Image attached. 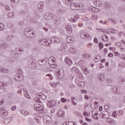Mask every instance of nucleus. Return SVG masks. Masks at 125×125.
<instances>
[{
  "label": "nucleus",
  "mask_w": 125,
  "mask_h": 125,
  "mask_svg": "<svg viewBox=\"0 0 125 125\" xmlns=\"http://www.w3.org/2000/svg\"><path fill=\"white\" fill-rule=\"evenodd\" d=\"M3 112H4V110H2V109H0V115L2 116Z\"/></svg>",
  "instance_id": "obj_57"
},
{
  "label": "nucleus",
  "mask_w": 125,
  "mask_h": 125,
  "mask_svg": "<svg viewBox=\"0 0 125 125\" xmlns=\"http://www.w3.org/2000/svg\"><path fill=\"white\" fill-rule=\"evenodd\" d=\"M21 115H23L24 116H29V115H30V112L26 110H21Z\"/></svg>",
  "instance_id": "obj_21"
},
{
  "label": "nucleus",
  "mask_w": 125,
  "mask_h": 125,
  "mask_svg": "<svg viewBox=\"0 0 125 125\" xmlns=\"http://www.w3.org/2000/svg\"><path fill=\"white\" fill-rule=\"evenodd\" d=\"M41 99H42L41 98H38L36 100V102H38V103H41V102H42V101H41Z\"/></svg>",
  "instance_id": "obj_45"
},
{
  "label": "nucleus",
  "mask_w": 125,
  "mask_h": 125,
  "mask_svg": "<svg viewBox=\"0 0 125 125\" xmlns=\"http://www.w3.org/2000/svg\"><path fill=\"white\" fill-rule=\"evenodd\" d=\"M70 8L73 10H78V9H79L78 7H77V4L76 3H72L70 5Z\"/></svg>",
  "instance_id": "obj_10"
},
{
  "label": "nucleus",
  "mask_w": 125,
  "mask_h": 125,
  "mask_svg": "<svg viewBox=\"0 0 125 125\" xmlns=\"http://www.w3.org/2000/svg\"><path fill=\"white\" fill-rule=\"evenodd\" d=\"M11 1H12V2H15V3H17V2H19V0H12Z\"/></svg>",
  "instance_id": "obj_49"
},
{
  "label": "nucleus",
  "mask_w": 125,
  "mask_h": 125,
  "mask_svg": "<svg viewBox=\"0 0 125 125\" xmlns=\"http://www.w3.org/2000/svg\"><path fill=\"white\" fill-rule=\"evenodd\" d=\"M86 35H87L86 33L84 32L83 30H82L81 31V34H80L81 38H82V39H85V38H86Z\"/></svg>",
  "instance_id": "obj_19"
},
{
  "label": "nucleus",
  "mask_w": 125,
  "mask_h": 125,
  "mask_svg": "<svg viewBox=\"0 0 125 125\" xmlns=\"http://www.w3.org/2000/svg\"><path fill=\"white\" fill-rule=\"evenodd\" d=\"M99 45L101 49V50H102L103 48V46H104V45L103 44V43L102 42H99Z\"/></svg>",
  "instance_id": "obj_36"
},
{
  "label": "nucleus",
  "mask_w": 125,
  "mask_h": 125,
  "mask_svg": "<svg viewBox=\"0 0 125 125\" xmlns=\"http://www.w3.org/2000/svg\"><path fill=\"white\" fill-rule=\"evenodd\" d=\"M70 88H75V85L74 84H71L70 86Z\"/></svg>",
  "instance_id": "obj_62"
},
{
  "label": "nucleus",
  "mask_w": 125,
  "mask_h": 125,
  "mask_svg": "<svg viewBox=\"0 0 125 125\" xmlns=\"http://www.w3.org/2000/svg\"><path fill=\"white\" fill-rule=\"evenodd\" d=\"M61 101L62 102H66V101H67V100L65 99H64V98H62L61 99Z\"/></svg>",
  "instance_id": "obj_54"
},
{
  "label": "nucleus",
  "mask_w": 125,
  "mask_h": 125,
  "mask_svg": "<svg viewBox=\"0 0 125 125\" xmlns=\"http://www.w3.org/2000/svg\"><path fill=\"white\" fill-rule=\"evenodd\" d=\"M3 28H4L3 24L0 23V31H2V30H3Z\"/></svg>",
  "instance_id": "obj_37"
},
{
  "label": "nucleus",
  "mask_w": 125,
  "mask_h": 125,
  "mask_svg": "<svg viewBox=\"0 0 125 125\" xmlns=\"http://www.w3.org/2000/svg\"><path fill=\"white\" fill-rule=\"evenodd\" d=\"M85 40H88V41H91V37L88 34H87L86 35V38H85Z\"/></svg>",
  "instance_id": "obj_35"
},
{
  "label": "nucleus",
  "mask_w": 125,
  "mask_h": 125,
  "mask_svg": "<svg viewBox=\"0 0 125 125\" xmlns=\"http://www.w3.org/2000/svg\"><path fill=\"white\" fill-rule=\"evenodd\" d=\"M8 26L9 28H13V24L12 23H9L8 24Z\"/></svg>",
  "instance_id": "obj_46"
},
{
  "label": "nucleus",
  "mask_w": 125,
  "mask_h": 125,
  "mask_svg": "<svg viewBox=\"0 0 125 125\" xmlns=\"http://www.w3.org/2000/svg\"><path fill=\"white\" fill-rule=\"evenodd\" d=\"M65 29L67 33H69V34H71V33H72V28L70 25H66L65 26Z\"/></svg>",
  "instance_id": "obj_15"
},
{
  "label": "nucleus",
  "mask_w": 125,
  "mask_h": 125,
  "mask_svg": "<svg viewBox=\"0 0 125 125\" xmlns=\"http://www.w3.org/2000/svg\"><path fill=\"white\" fill-rule=\"evenodd\" d=\"M7 115H8V112L5 110H4L3 113L2 114V116H7Z\"/></svg>",
  "instance_id": "obj_39"
},
{
  "label": "nucleus",
  "mask_w": 125,
  "mask_h": 125,
  "mask_svg": "<svg viewBox=\"0 0 125 125\" xmlns=\"http://www.w3.org/2000/svg\"><path fill=\"white\" fill-rule=\"evenodd\" d=\"M57 115L58 117H63V116H64V114L63 113H62V111H59L57 112Z\"/></svg>",
  "instance_id": "obj_28"
},
{
  "label": "nucleus",
  "mask_w": 125,
  "mask_h": 125,
  "mask_svg": "<svg viewBox=\"0 0 125 125\" xmlns=\"http://www.w3.org/2000/svg\"><path fill=\"white\" fill-rule=\"evenodd\" d=\"M91 107L93 110H96V109L98 108V102L96 101H94L91 102Z\"/></svg>",
  "instance_id": "obj_4"
},
{
  "label": "nucleus",
  "mask_w": 125,
  "mask_h": 125,
  "mask_svg": "<svg viewBox=\"0 0 125 125\" xmlns=\"http://www.w3.org/2000/svg\"><path fill=\"white\" fill-rule=\"evenodd\" d=\"M45 40H40L38 41V43L40 44L41 45H44L45 43Z\"/></svg>",
  "instance_id": "obj_23"
},
{
  "label": "nucleus",
  "mask_w": 125,
  "mask_h": 125,
  "mask_svg": "<svg viewBox=\"0 0 125 125\" xmlns=\"http://www.w3.org/2000/svg\"><path fill=\"white\" fill-rule=\"evenodd\" d=\"M82 71H83V72H84L85 74H88V73H89V71H88V70H87V68L85 67H82Z\"/></svg>",
  "instance_id": "obj_26"
},
{
  "label": "nucleus",
  "mask_w": 125,
  "mask_h": 125,
  "mask_svg": "<svg viewBox=\"0 0 125 125\" xmlns=\"http://www.w3.org/2000/svg\"><path fill=\"white\" fill-rule=\"evenodd\" d=\"M10 54L12 56V57H14V58L16 57V53H15V52H14V51H11Z\"/></svg>",
  "instance_id": "obj_31"
},
{
  "label": "nucleus",
  "mask_w": 125,
  "mask_h": 125,
  "mask_svg": "<svg viewBox=\"0 0 125 125\" xmlns=\"http://www.w3.org/2000/svg\"><path fill=\"white\" fill-rule=\"evenodd\" d=\"M43 121H44V122H46L47 124H48V123H50L51 118H50V116L48 115H44L43 117Z\"/></svg>",
  "instance_id": "obj_7"
},
{
  "label": "nucleus",
  "mask_w": 125,
  "mask_h": 125,
  "mask_svg": "<svg viewBox=\"0 0 125 125\" xmlns=\"http://www.w3.org/2000/svg\"><path fill=\"white\" fill-rule=\"evenodd\" d=\"M114 55H115V56H121V55L120 54V53H119L118 52H116L114 53Z\"/></svg>",
  "instance_id": "obj_47"
},
{
  "label": "nucleus",
  "mask_w": 125,
  "mask_h": 125,
  "mask_svg": "<svg viewBox=\"0 0 125 125\" xmlns=\"http://www.w3.org/2000/svg\"><path fill=\"white\" fill-rule=\"evenodd\" d=\"M70 51L71 53H76L77 52V49L75 48H71Z\"/></svg>",
  "instance_id": "obj_34"
},
{
  "label": "nucleus",
  "mask_w": 125,
  "mask_h": 125,
  "mask_svg": "<svg viewBox=\"0 0 125 125\" xmlns=\"http://www.w3.org/2000/svg\"><path fill=\"white\" fill-rule=\"evenodd\" d=\"M43 29L44 30V31H46V32L48 31V29L46 28L45 27H43Z\"/></svg>",
  "instance_id": "obj_63"
},
{
  "label": "nucleus",
  "mask_w": 125,
  "mask_h": 125,
  "mask_svg": "<svg viewBox=\"0 0 125 125\" xmlns=\"http://www.w3.org/2000/svg\"><path fill=\"white\" fill-rule=\"evenodd\" d=\"M85 120L87 121V122H91V119H89L87 117H85Z\"/></svg>",
  "instance_id": "obj_55"
},
{
  "label": "nucleus",
  "mask_w": 125,
  "mask_h": 125,
  "mask_svg": "<svg viewBox=\"0 0 125 125\" xmlns=\"http://www.w3.org/2000/svg\"><path fill=\"white\" fill-rule=\"evenodd\" d=\"M5 8L7 11H9V10H10V7L8 6H5Z\"/></svg>",
  "instance_id": "obj_51"
},
{
  "label": "nucleus",
  "mask_w": 125,
  "mask_h": 125,
  "mask_svg": "<svg viewBox=\"0 0 125 125\" xmlns=\"http://www.w3.org/2000/svg\"><path fill=\"white\" fill-rule=\"evenodd\" d=\"M8 72H9L8 69H5V68L4 69V73H7Z\"/></svg>",
  "instance_id": "obj_59"
},
{
  "label": "nucleus",
  "mask_w": 125,
  "mask_h": 125,
  "mask_svg": "<svg viewBox=\"0 0 125 125\" xmlns=\"http://www.w3.org/2000/svg\"><path fill=\"white\" fill-rule=\"evenodd\" d=\"M2 46H3V48H5V49L7 48V47H11V46H12V44L11 42L4 43L3 44H2Z\"/></svg>",
  "instance_id": "obj_14"
},
{
  "label": "nucleus",
  "mask_w": 125,
  "mask_h": 125,
  "mask_svg": "<svg viewBox=\"0 0 125 125\" xmlns=\"http://www.w3.org/2000/svg\"><path fill=\"white\" fill-rule=\"evenodd\" d=\"M12 111H15L16 110V106H13L11 108Z\"/></svg>",
  "instance_id": "obj_56"
},
{
  "label": "nucleus",
  "mask_w": 125,
  "mask_h": 125,
  "mask_svg": "<svg viewBox=\"0 0 125 125\" xmlns=\"http://www.w3.org/2000/svg\"><path fill=\"white\" fill-rule=\"evenodd\" d=\"M101 58V57H100V55H98L96 56L95 59H98V60H100V59Z\"/></svg>",
  "instance_id": "obj_44"
},
{
  "label": "nucleus",
  "mask_w": 125,
  "mask_h": 125,
  "mask_svg": "<svg viewBox=\"0 0 125 125\" xmlns=\"http://www.w3.org/2000/svg\"><path fill=\"white\" fill-rule=\"evenodd\" d=\"M97 30H99L100 32H102V33H105V32H106V30H105V29H98Z\"/></svg>",
  "instance_id": "obj_48"
},
{
  "label": "nucleus",
  "mask_w": 125,
  "mask_h": 125,
  "mask_svg": "<svg viewBox=\"0 0 125 125\" xmlns=\"http://www.w3.org/2000/svg\"><path fill=\"white\" fill-rule=\"evenodd\" d=\"M15 51L17 53L18 55H22V54H24V49H23V48H16L15 49Z\"/></svg>",
  "instance_id": "obj_6"
},
{
  "label": "nucleus",
  "mask_w": 125,
  "mask_h": 125,
  "mask_svg": "<svg viewBox=\"0 0 125 125\" xmlns=\"http://www.w3.org/2000/svg\"><path fill=\"white\" fill-rule=\"evenodd\" d=\"M104 53H107L108 52V49L107 48H104Z\"/></svg>",
  "instance_id": "obj_61"
},
{
  "label": "nucleus",
  "mask_w": 125,
  "mask_h": 125,
  "mask_svg": "<svg viewBox=\"0 0 125 125\" xmlns=\"http://www.w3.org/2000/svg\"><path fill=\"white\" fill-rule=\"evenodd\" d=\"M3 49V46H2V44L0 45V49Z\"/></svg>",
  "instance_id": "obj_64"
},
{
  "label": "nucleus",
  "mask_w": 125,
  "mask_h": 125,
  "mask_svg": "<svg viewBox=\"0 0 125 125\" xmlns=\"http://www.w3.org/2000/svg\"><path fill=\"white\" fill-rule=\"evenodd\" d=\"M77 7H78V10H81L82 9V7L81 6V4H77Z\"/></svg>",
  "instance_id": "obj_43"
},
{
  "label": "nucleus",
  "mask_w": 125,
  "mask_h": 125,
  "mask_svg": "<svg viewBox=\"0 0 125 125\" xmlns=\"http://www.w3.org/2000/svg\"><path fill=\"white\" fill-rule=\"evenodd\" d=\"M101 115L103 119H107L109 117V113L106 111H103Z\"/></svg>",
  "instance_id": "obj_12"
},
{
  "label": "nucleus",
  "mask_w": 125,
  "mask_h": 125,
  "mask_svg": "<svg viewBox=\"0 0 125 125\" xmlns=\"http://www.w3.org/2000/svg\"><path fill=\"white\" fill-rule=\"evenodd\" d=\"M94 42H96V43H97V42H98V41L97 40V38H94Z\"/></svg>",
  "instance_id": "obj_60"
},
{
  "label": "nucleus",
  "mask_w": 125,
  "mask_h": 125,
  "mask_svg": "<svg viewBox=\"0 0 125 125\" xmlns=\"http://www.w3.org/2000/svg\"><path fill=\"white\" fill-rule=\"evenodd\" d=\"M37 7L40 9H42V8L43 7V3L42 2H40L37 5Z\"/></svg>",
  "instance_id": "obj_27"
},
{
  "label": "nucleus",
  "mask_w": 125,
  "mask_h": 125,
  "mask_svg": "<svg viewBox=\"0 0 125 125\" xmlns=\"http://www.w3.org/2000/svg\"><path fill=\"white\" fill-rule=\"evenodd\" d=\"M50 41L51 42H53L54 43H60V40L56 37H53L51 38Z\"/></svg>",
  "instance_id": "obj_9"
},
{
  "label": "nucleus",
  "mask_w": 125,
  "mask_h": 125,
  "mask_svg": "<svg viewBox=\"0 0 125 125\" xmlns=\"http://www.w3.org/2000/svg\"><path fill=\"white\" fill-rule=\"evenodd\" d=\"M38 63L41 66H44L46 64V61L43 60H39Z\"/></svg>",
  "instance_id": "obj_20"
},
{
  "label": "nucleus",
  "mask_w": 125,
  "mask_h": 125,
  "mask_svg": "<svg viewBox=\"0 0 125 125\" xmlns=\"http://www.w3.org/2000/svg\"><path fill=\"white\" fill-rule=\"evenodd\" d=\"M0 73H4V68L1 66H0Z\"/></svg>",
  "instance_id": "obj_38"
},
{
  "label": "nucleus",
  "mask_w": 125,
  "mask_h": 125,
  "mask_svg": "<svg viewBox=\"0 0 125 125\" xmlns=\"http://www.w3.org/2000/svg\"><path fill=\"white\" fill-rule=\"evenodd\" d=\"M108 121V123H109L110 124H113V123L114 122V121H113V119H108L107 120Z\"/></svg>",
  "instance_id": "obj_42"
},
{
  "label": "nucleus",
  "mask_w": 125,
  "mask_h": 125,
  "mask_svg": "<svg viewBox=\"0 0 125 125\" xmlns=\"http://www.w3.org/2000/svg\"><path fill=\"white\" fill-rule=\"evenodd\" d=\"M52 68H56L57 67V65H55L54 62H52L51 63L49 64Z\"/></svg>",
  "instance_id": "obj_33"
},
{
  "label": "nucleus",
  "mask_w": 125,
  "mask_h": 125,
  "mask_svg": "<svg viewBox=\"0 0 125 125\" xmlns=\"http://www.w3.org/2000/svg\"><path fill=\"white\" fill-rule=\"evenodd\" d=\"M54 18V15L53 14H49L48 16L45 15V18H46L47 20H51V19H53Z\"/></svg>",
  "instance_id": "obj_18"
},
{
  "label": "nucleus",
  "mask_w": 125,
  "mask_h": 125,
  "mask_svg": "<svg viewBox=\"0 0 125 125\" xmlns=\"http://www.w3.org/2000/svg\"><path fill=\"white\" fill-rule=\"evenodd\" d=\"M98 19V16L97 15H93L91 17V19L92 20H97Z\"/></svg>",
  "instance_id": "obj_29"
},
{
  "label": "nucleus",
  "mask_w": 125,
  "mask_h": 125,
  "mask_svg": "<svg viewBox=\"0 0 125 125\" xmlns=\"http://www.w3.org/2000/svg\"><path fill=\"white\" fill-rule=\"evenodd\" d=\"M70 72L71 73H75V74H79V72H80V70H79V68L77 66H73L71 69Z\"/></svg>",
  "instance_id": "obj_8"
},
{
  "label": "nucleus",
  "mask_w": 125,
  "mask_h": 125,
  "mask_svg": "<svg viewBox=\"0 0 125 125\" xmlns=\"http://www.w3.org/2000/svg\"><path fill=\"white\" fill-rule=\"evenodd\" d=\"M71 103H72V104H73L74 106H76V105H77V103H76V102H74V101L73 100L71 101Z\"/></svg>",
  "instance_id": "obj_58"
},
{
  "label": "nucleus",
  "mask_w": 125,
  "mask_h": 125,
  "mask_svg": "<svg viewBox=\"0 0 125 125\" xmlns=\"http://www.w3.org/2000/svg\"><path fill=\"white\" fill-rule=\"evenodd\" d=\"M3 123H4V124H9V123H10V118L8 117L6 119H4L3 120Z\"/></svg>",
  "instance_id": "obj_24"
},
{
  "label": "nucleus",
  "mask_w": 125,
  "mask_h": 125,
  "mask_svg": "<svg viewBox=\"0 0 125 125\" xmlns=\"http://www.w3.org/2000/svg\"><path fill=\"white\" fill-rule=\"evenodd\" d=\"M114 56V55L112 53H109L108 54V57H113Z\"/></svg>",
  "instance_id": "obj_53"
},
{
  "label": "nucleus",
  "mask_w": 125,
  "mask_h": 125,
  "mask_svg": "<svg viewBox=\"0 0 125 125\" xmlns=\"http://www.w3.org/2000/svg\"><path fill=\"white\" fill-rule=\"evenodd\" d=\"M19 74L16 75V78L18 82H21L23 80V76L21 74V71H20V72H18Z\"/></svg>",
  "instance_id": "obj_11"
},
{
  "label": "nucleus",
  "mask_w": 125,
  "mask_h": 125,
  "mask_svg": "<svg viewBox=\"0 0 125 125\" xmlns=\"http://www.w3.org/2000/svg\"><path fill=\"white\" fill-rule=\"evenodd\" d=\"M102 40L104 42H108L109 41L108 36L106 34H104V36L102 37Z\"/></svg>",
  "instance_id": "obj_22"
},
{
  "label": "nucleus",
  "mask_w": 125,
  "mask_h": 125,
  "mask_svg": "<svg viewBox=\"0 0 125 125\" xmlns=\"http://www.w3.org/2000/svg\"><path fill=\"white\" fill-rule=\"evenodd\" d=\"M72 2H73V0H65V3H66V4H67V5L70 4V5H71V4H72Z\"/></svg>",
  "instance_id": "obj_30"
},
{
  "label": "nucleus",
  "mask_w": 125,
  "mask_h": 125,
  "mask_svg": "<svg viewBox=\"0 0 125 125\" xmlns=\"http://www.w3.org/2000/svg\"><path fill=\"white\" fill-rule=\"evenodd\" d=\"M83 58H88L89 55L88 54H84L83 55Z\"/></svg>",
  "instance_id": "obj_40"
},
{
  "label": "nucleus",
  "mask_w": 125,
  "mask_h": 125,
  "mask_svg": "<svg viewBox=\"0 0 125 125\" xmlns=\"http://www.w3.org/2000/svg\"><path fill=\"white\" fill-rule=\"evenodd\" d=\"M8 17H10V18H12V17L14 16V13L12 12H9L8 14Z\"/></svg>",
  "instance_id": "obj_32"
},
{
  "label": "nucleus",
  "mask_w": 125,
  "mask_h": 125,
  "mask_svg": "<svg viewBox=\"0 0 125 125\" xmlns=\"http://www.w3.org/2000/svg\"><path fill=\"white\" fill-rule=\"evenodd\" d=\"M53 21L55 22L56 25H59L61 21L60 20V17L57 16H54V18L53 19Z\"/></svg>",
  "instance_id": "obj_5"
},
{
  "label": "nucleus",
  "mask_w": 125,
  "mask_h": 125,
  "mask_svg": "<svg viewBox=\"0 0 125 125\" xmlns=\"http://www.w3.org/2000/svg\"><path fill=\"white\" fill-rule=\"evenodd\" d=\"M80 19V15H76L75 16L74 18H72L70 20V22H77V20Z\"/></svg>",
  "instance_id": "obj_17"
},
{
  "label": "nucleus",
  "mask_w": 125,
  "mask_h": 125,
  "mask_svg": "<svg viewBox=\"0 0 125 125\" xmlns=\"http://www.w3.org/2000/svg\"><path fill=\"white\" fill-rule=\"evenodd\" d=\"M55 58L53 57H51L49 58V64H50L52 62H55Z\"/></svg>",
  "instance_id": "obj_25"
},
{
  "label": "nucleus",
  "mask_w": 125,
  "mask_h": 125,
  "mask_svg": "<svg viewBox=\"0 0 125 125\" xmlns=\"http://www.w3.org/2000/svg\"><path fill=\"white\" fill-rule=\"evenodd\" d=\"M24 34L25 37L28 40H32V39H33V38H35V37L34 36V35H35V33H34V32L33 31V29H32L31 28H28L24 29Z\"/></svg>",
  "instance_id": "obj_1"
},
{
  "label": "nucleus",
  "mask_w": 125,
  "mask_h": 125,
  "mask_svg": "<svg viewBox=\"0 0 125 125\" xmlns=\"http://www.w3.org/2000/svg\"><path fill=\"white\" fill-rule=\"evenodd\" d=\"M28 65L32 68L33 70H35L38 68V66H37V63L36 62V60L35 59L32 58H29L28 61Z\"/></svg>",
  "instance_id": "obj_2"
},
{
  "label": "nucleus",
  "mask_w": 125,
  "mask_h": 125,
  "mask_svg": "<svg viewBox=\"0 0 125 125\" xmlns=\"http://www.w3.org/2000/svg\"><path fill=\"white\" fill-rule=\"evenodd\" d=\"M98 79L101 82H103V81L105 80V75H104L103 74H99L98 75Z\"/></svg>",
  "instance_id": "obj_16"
},
{
  "label": "nucleus",
  "mask_w": 125,
  "mask_h": 125,
  "mask_svg": "<svg viewBox=\"0 0 125 125\" xmlns=\"http://www.w3.org/2000/svg\"><path fill=\"white\" fill-rule=\"evenodd\" d=\"M11 40V38H10V36H7L6 38V41H10Z\"/></svg>",
  "instance_id": "obj_52"
},
{
  "label": "nucleus",
  "mask_w": 125,
  "mask_h": 125,
  "mask_svg": "<svg viewBox=\"0 0 125 125\" xmlns=\"http://www.w3.org/2000/svg\"><path fill=\"white\" fill-rule=\"evenodd\" d=\"M44 43L45 44L44 45H45L46 46H50V43L49 42L45 41Z\"/></svg>",
  "instance_id": "obj_41"
},
{
  "label": "nucleus",
  "mask_w": 125,
  "mask_h": 125,
  "mask_svg": "<svg viewBox=\"0 0 125 125\" xmlns=\"http://www.w3.org/2000/svg\"><path fill=\"white\" fill-rule=\"evenodd\" d=\"M47 76H48V77L50 78V80H52V79H53V78L52 77V76L50 74H47Z\"/></svg>",
  "instance_id": "obj_50"
},
{
  "label": "nucleus",
  "mask_w": 125,
  "mask_h": 125,
  "mask_svg": "<svg viewBox=\"0 0 125 125\" xmlns=\"http://www.w3.org/2000/svg\"><path fill=\"white\" fill-rule=\"evenodd\" d=\"M56 74L58 79H63L64 78V70L62 69H58L56 70Z\"/></svg>",
  "instance_id": "obj_3"
},
{
  "label": "nucleus",
  "mask_w": 125,
  "mask_h": 125,
  "mask_svg": "<svg viewBox=\"0 0 125 125\" xmlns=\"http://www.w3.org/2000/svg\"><path fill=\"white\" fill-rule=\"evenodd\" d=\"M64 62L66 63L67 65H72L73 64V62H72V60H71L70 59L66 57L64 60Z\"/></svg>",
  "instance_id": "obj_13"
}]
</instances>
